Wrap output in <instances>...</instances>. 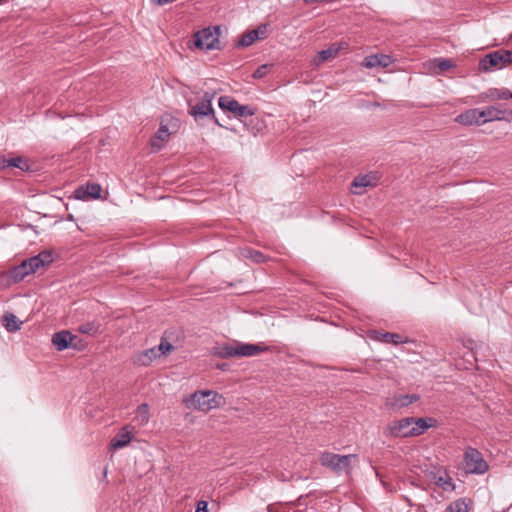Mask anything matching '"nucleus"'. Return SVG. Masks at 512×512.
<instances>
[{"mask_svg":"<svg viewBox=\"0 0 512 512\" xmlns=\"http://www.w3.org/2000/svg\"><path fill=\"white\" fill-rule=\"evenodd\" d=\"M222 396L212 390L197 391L186 401L188 408L209 411L220 405Z\"/></svg>","mask_w":512,"mask_h":512,"instance_id":"nucleus-1","label":"nucleus"},{"mask_svg":"<svg viewBox=\"0 0 512 512\" xmlns=\"http://www.w3.org/2000/svg\"><path fill=\"white\" fill-rule=\"evenodd\" d=\"M220 27L204 28L193 35V44L201 50H212L219 46Z\"/></svg>","mask_w":512,"mask_h":512,"instance_id":"nucleus-2","label":"nucleus"},{"mask_svg":"<svg viewBox=\"0 0 512 512\" xmlns=\"http://www.w3.org/2000/svg\"><path fill=\"white\" fill-rule=\"evenodd\" d=\"M464 467L467 473L480 475L486 473L489 469V465L481 452L473 447L465 449Z\"/></svg>","mask_w":512,"mask_h":512,"instance_id":"nucleus-3","label":"nucleus"},{"mask_svg":"<svg viewBox=\"0 0 512 512\" xmlns=\"http://www.w3.org/2000/svg\"><path fill=\"white\" fill-rule=\"evenodd\" d=\"M353 458H356V455H339L332 452H324L320 455L319 461L322 466L336 473H341L349 470L351 459Z\"/></svg>","mask_w":512,"mask_h":512,"instance_id":"nucleus-4","label":"nucleus"},{"mask_svg":"<svg viewBox=\"0 0 512 512\" xmlns=\"http://www.w3.org/2000/svg\"><path fill=\"white\" fill-rule=\"evenodd\" d=\"M413 417H407L400 420L392 421L385 429V434L395 438L412 437Z\"/></svg>","mask_w":512,"mask_h":512,"instance_id":"nucleus-5","label":"nucleus"},{"mask_svg":"<svg viewBox=\"0 0 512 512\" xmlns=\"http://www.w3.org/2000/svg\"><path fill=\"white\" fill-rule=\"evenodd\" d=\"M266 349V347H262L258 344H226V357H251L258 355L259 353L265 351Z\"/></svg>","mask_w":512,"mask_h":512,"instance_id":"nucleus-6","label":"nucleus"},{"mask_svg":"<svg viewBox=\"0 0 512 512\" xmlns=\"http://www.w3.org/2000/svg\"><path fill=\"white\" fill-rule=\"evenodd\" d=\"M211 100L212 98L206 93L199 103L190 107L189 114L194 117L195 121L200 122L204 119H214Z\"/></svg>","mask_w":512,"mask_h":512,"instance_id":"nucleus-7","label":"nucleus"},{"mask_svg":"<svg viewBox=\"0 0 512 512\" xmlns=\"http://www.w3.org/2000/svg\"><path fill=\"white\" fill-rule=\"evenodd\" d=\"M483 124L491 121H511L512 110L502 109L501 105H492L481 109Z\"/></svg>","mask_w":512,"mask_h":512,"instance_id":"nucleus-8","label":"nucleus"},{"mask_svg":"<svg viewBox=\"0 0 512 512\" xmlns=\"http://www.w3.org/2000/svg\"><path fill=\"white\" fill-rule=\"evenodd\" d=\"M378 177L376 174L359 175L354 178L351 184V192L355 195H362L367 187L376 186Z\"/></svg>","mask_w":512,"mask_h":512,"instance_id":"nucleus-9","label":"nucleus"},{"mask_svg":"<svg viewBox=\"0 0 512 512\" xmlns=\"http://www.w3.org/2000/svg\"><path fill=\"white\" fill-rule=\"evenodd\" d=\"M429 478L444 491H453L455 489L452 478L442 467L430 471Z\"/></svg>","mask_w":512,"mask_h":512,"instance_id":"nucleus-10","label":"nucleus"},{"mask_svg":"<svg viewBox=\"0 0 512 512\" xmlns=\"http://www.w3.org/2000/svg\"><path fill=\"white\" fill-rule=\"evenodd\" d=\"M226 111L232 113L238 119L253 116L256 113L255 108L249 105H242L237 100L228 97H226Z\"/></svg>","mask_w":512,"mask_h":512,"instance_id":"nucleus-11","label":"nucleus"},{"mask_svg":"<svg viewBox=\"0 0 512 512\" xmlns=\"http://www.w3.org/2000/svg\"><path fill=\"white\" fill-rule=\"evenodd\" d=\"M133 434L134 427L131 425H125L111 440L110 448L116 450L127 446L132 440Z\"/></svg>","mask_w":512,"mask_h":512,"instance_id":"nucleus-12","label":"nucleus"},{"mask_svg":"<svg viewBox=\"0 0 512 512\" xmlns=\"http://www.w3.org/2000/svg\"><path fill=\"white\" fill-rule=\"evenodd\" d=\"M393 62L390 55L386 54H373L366 56L362 62V66L368 69L372 68H386Z\"/></svg>","mask_w":512,"mask_h":512,"instance_id":"nucleus-13","label":"nucleus"},{"mask_svg":"<svg viewBox=\"0 0 512 512\" xmlns=\"http://www.w3.org/2000/svg\"><path fill=\"white\" fill-rule=\"evenodd\" d=\"M455 121L461 125H483L482 122V116H481V109L473 108L468 109L464 111L463 113L459 114Z\"/></svg>","mask_w":512,"mask_h":512,"instance_id":"nucleus-14","label":"nucleus"},{"mask_svg":"<svg viewBox=\"0 0 512 512\" xmlns=\"http://www.w3.org/2000/svg\"><path fill=\"white\" fill-rule=\"evenodd\" d=\"M77 336L73 335L70 331L62 330L60 332L55 333L52 336V344L56 347L58 351H63L68 349L70 345H73L71 341H76Z\"/></svg>","mask_w":512,"mask_h":512,"instance_id":"nucleus-15","label":"nucleus"},{"mask_svg":"<svg viewBox=\"0 0 512 512\" xmlns=\"http://www.w3.org/2000/svg\"><path fill=\"white\" fill-rule=\"evenodd\" d=\"M419 400L416 394L396 395L386 402V406L390 409H401Z\"/></svg>","mask_w":512,"mask_h":512,"instance_id":"nucleus-16","label":"nucleus"},{"mask_svg":"<svg viewBox=\"0 0 512 512\" xmlns=\"http://www.w3.org/2000/svg\"><path fill=\"white\" fill-rule=\"evenodd\" d=\"M510 90L507 88H489L479 95L481 101L485 100H507L510 99Z\"/></svg>","mask_w":512,"mask_h":512,"instance_id":"nucleus-17","label":"nucleus"},{"mask_svg":"<svg viewBox=\"0 0 512 512\" xmlns=\"http://www.w3.org/2000/svg\"><path fill=\"white\" fill-rule=\"evenodd\" d=\"M498 59H500V58L498 57V54L496 53V51L485 55L479 61V70H481L483 72H490L495 69H501Z\"/></svg>","mask_w":512,"mask_h":512,"instance_id":"nucleus-18","label":"nucleus"},{"mask_svg":"<svg viewBox=\"0 0 512 512\" xmlns=\"http://www.w3.org/2000/svg\"><path fill=\"white\" fill-rule=\"evenodd\" d=\"M436 422L437 421L434 418H414L413 417V424L411 425L413 436H418V435L423 434L427 429L435 426Z\"/></svg>","mask_w":512,"mask_h":512,"instance_id":"nucleus-19","label":"nucleus"},{"mask_svg":"<svg viewBox=\"0 0 512 512\" xmlns=\"http://www.w3.org/2000/svg\"><path fill=\"white\" fill-rule=\"evenodd\" d=\"M240 256L243 259H249L252 262L257 263V264L264 263V262L268 261V259H269L262 252L255 250L253 248H250V247H245V248L240 249Z\"/></svg>","mask_w":512,"mask_h":512,"instance_id":"nucleus-20","label":"nucleus"},{"mask_svg":"<svg viewBox=\"0 0 512 512\" xmlns=\"http://www.w3.org/2000/svg\"><path fill=\"white\" fill-rule=\"evenodd\" d=\"M156 359L158 358L153 352V349L149 348L137 353L134 356L133 362L139 366H149Z\"/></svg>","mask_w":512,"mask_h":512,"instance_id":"nucleus-21","label":"nucleus"},{"mask_svg":"<svg viewBox=\"0 0 512 512\" xmlns=\"http://www.w3.org/2000/svg\"><path fill=\"white\" fill-rule=\"evenodd\" d=\"M23 322L11 312H6L3 315V326L8 332H16L21 329Z\"/></svg>","mask_w":512,"mask_h":512,"instance_id":"nucleus-22","label":"nucleus"},{"mask_svg":"<svg viewBox=\"0 0 512 512\" xmlns=\"http://www.w3.org/2000/svg\"><path fill=\"white\" fill-rule=\"evenodd\" d=\"M101 187L98 184L87 185V189L83 190L79 188L75 191V196L77 199H83L86 196L88 198H98L100 197Z\"/></svg>","mask_w":512,"mask_h":512,"instance_id":"nucleus-23","label":"nucleus"},{"mask_svg":"<svg viewBox=\"0 0 512 512\" xmlns=\"http://www.w3.org/2000/svg\"><path fill=\"white\" fill-rule=\"evenodd\" d=\"M339 47H337L335 44L330 46L328 49L322 50L318 53V58L315 59V64L320 65L330 59H333L337 56L339 52Z\"/></svg>","mask_w":512,"mask_h":512,"instance_id":"nucleus-24","label":"nucleus"},{"mask_svg":"<svg viewBox=\"0 0 512 512\" xmlns=\"http://www.w3.org/2000/svg\"><path fill=\"white\" fill-rule=\"evenodd\" d=\"M151 349H153L156 357L160 358L162 356H167L172 352L174 350V346L165 337H162L159 345L151 347Z\"/></svg>","mask_w":512,"mask_h":512,"instance_id":"nucleus-25","label":"nucleus"},{"mask_svg":"<svg viewBox=\"0 0 512 512\" xmlns=\"http://www.w3.org/2000/svg\"><path fill=\"white\" fill-rule=\"evenodd\" d=\"M150 418L149 407L146 403L139 405L135 412L134 421L139 425H145L148 423Z\"/></svg>","mask_w":512,"mask_h":512,"instance_id":"nucleus-26","label":"nucleus"},{"mask_svg":"<svg viewBox=\"0 0 512 512\" xmlns=\"http://www.w3.org/2000/svg\"><path fill=\"white\" fill-rule=\"evenodd\" d=\"M444 512H469V506L465 498H460L450 503Z\"/></svg>","mask_w":512,"mask_h":512,"instance_id":"nucleus-27","label":"nucleus"},{"mask_svg":"<svg viewBox=\"0 0 512 512\" xmlns=\"http://www.w3.org/2000/svg\"><path fill=\"white\" fill-rule=\"evenodd\" d=\"M29 274L31 273L28 270V267L26 266L25 262L23 261L20 265L14 267V269L11 271V278L15 282H18L23 280Z\"/></svg>","mask_w":512,"mask_h":512,"instance_id":"nucleus-28","label":"nucleus"},{"mask_svg":"<svg viewBox=\"0 0 512 512\" xmlns=\"http://www.w3.org/2000/svg\"><path fill=\"white\" fill-rule=\"evenodd\" d=\"M99 330V325L96 322H87L79 325L78 331L82 334L95 335Z\"/></svg>","mask_w":512,"mask_h":512,"instance_id":"nucleus-29","label":"nucleus"},{"mask_svg":"<svg viewBox=\"0 0 512 512\" xmlns=\"http://www.w3.org/2000/svg\"><path fill=\"white\" fill-rule=\"evenodd\" d=\"M9 168H19L22 171H26L29 169V165L22 157L17 156L9 158Z\"/></svg>","mask_w":512,"mask_h":512,"instance_id":"nucleus-30","label":"nucleus"},{"mask_svg":"<svg viewBox=\"0 0 512 512\" xmlns=\"http://www.w3.org/2000/svg\"><path fill=\"white\" fill-rule=\"evenodd\" d=\"M253 30L248 31L247 33L243 34L242 37L239 39L237 46L239 47H248L252 45L256 40L257 37L254 36Z\"/></svg>","mask_w":512,"mask_h":512,"instance_id":"nucleus-31","label":"nucleus"},{"mask_svg":"<svg viewBox=\"0 0 512 512\" xmlns=\"http://www.w3.org/2000/svg\"><path fill=\"white\" fill-rule=\"evenodd\" d=\"M382 340L386 343L399 344L403 343L402 337L397 333L386 332L382 334Z\"/></svg>","mask_w":512,"mask_h":512,"instance_id":"nucleus-32","label":"nucleus"},{"mask_svg":"<svg viewBox=\"0 0 512 512\" xmlns=\"http://www.w3.org/2000/svg\"><path fill=\"white\" fill-rule=\"evenodd\" d=\"M40 261L39 259H37L36 256H33V257H30L29 259L25 260V264L26 266L28 267V270L30 271V273H35L39 268L42 267V265L40 264Z\"/></svg>","mask_w":512,"mask_h":512,"instance_id":"nucleus-33","label":"nucleus"},{"mask_svg":"<svg viewBox=\"0 0 512 512\" xmlns=\"http://www.w3.org/2000/svg\"><path fill=\"white\" fill-rule=\"evenodd\" d=\"M271 65L269 64H263L259 66L253 73L252 77L254 79H261L264 78L270 71Z\"/></svg>","mask_w":512,"mask_h":512,"instance_id":"nucleus-34","label":"nucleus"},{"mask_svg":"<svg viewBox=\"0 0 512 512\" xmlns=\"http://www.w3.org/2000/svg\"><path fill=\"white\" fill-rule=\"evenodd\" d=\"M36 257L37 259L41 260L40 264L42 265V267L50 264L53 261L52 254L49 251H42L38 255H36Z\"/></svg>","mask_w":512,"mask_h":512,"instance_id":"nucleus-35","label":"nucleus"},{"mask_svg":"<svg viewBox=\"0 0 512 512\" xmlns=\"http://www.w3.org/2000/svg\"><path fill=\"white\" fill-rule=\"evenodd\" d=\"M268 27L266 24L259 25L256 29H253L254 36L257 37V40L265 39L267 37Z\"/></svg>","mask_w":512,"mask_h":512,"instance_id":"nucleus-36","label":"nucleus"},{"mask_svg":"<svg viewBox=\"0 0 512 512\" xmlns=\"http://www.w3.org/2000/svg\"><path fill=\"white\" fill-rule=\"evenodd\" d=\"M169 135L170 134L168 132L167 127L161 125L160 128L158 129V131L155 134V139L156 140H160L161 142H165V141L168 140Z\"/></svg>","mask_w":512,"mask_h":512,"instance_id":"nucleus-37","label":"nucleus"},{"mask_svg":"<svg viewBox=\"0 0 512 512\" xmlns=\"http://www.w3.org/2000/svg\"><path fill=\"white\" fill-rule=\"evenodd\" d=\"M496 53L498 54V57L500 59L499 60V63H500V68H503V67H506L507 65H509V58L508 56H506V50L505 49H499L496 51Z\"/></svg>","mask_w":512,"mask_h":512,"instance_id":"nucleus-38","label":"nucleus"},{"mask_svg":"<svg viewBox=\"0 0 512 512\" xmlns=\"http://www.w3.org/2000/svg\"><path fill=\"white\" fill-rule=\"evenodd\" d=\"M452 66H453V64H452L451 60H448V59L440 60L438 63V68L441 71H446V70L450 69Z\"/></svg>","mask_w":512,"mask_h":512,"instance_id":"nucleus-39","label":"nucleus"},{"mask_svg":"<svg viewBox=\"0 0 512 512\" xmlns=\"http://www.w3.org/2000/svg\"><path fill=\"white\" fill-rule=\"evenodd\" d=\"M196 512H208V502L204 500H200L197 503Z\"/></svg>","mask_w":512,"mask_h":512,"instance_id":"nucleus-40","label":"nucleus"},{"mask_svg":"<svg viewBox=\"0 0 512 512\" xmlns=\"http://www.w3.org/2000/svg\"><path fill=\"white\" fill-rule=\"evenodd\" d=\"M71 343L74 344V345H70L69 348L81 350L84 347V344L82 343V341L78 337H77L76 341H71Z\"/></svg>","mask_w":512,"mask_h":512,"instance_id":"nucleus-41","label":"nucleus"},{"mask_svg":"<svg viewBox=\"0 0 512 512\" xmlns=\"http://www.w3.org/2000/svg\"><path fill=\"white\" fill-rule=\"evenodd\" d=\"M9 168V158L5 156L0 157V169Z\"/></svg>","mask_w":512,"mask_h":512,"instance_id":"nucleus-42","label":"nucleus"},{"mask_svg":"<svg viewBox=\"0 0 512 512\" xmlns=\"http://www.w3.org/2000/svg\"><path fill=\"white\" fill-rule=\"evenodd\" d=\"M224 105H225V102H224V96H220L218 98V106L221 110H224Z\"/></svg>","mask_w":512,"mask_h":512,"instance_id":"nucleus-43","label":"nucleus"},{"mask_svg":"<svg viewBox=\"0 0 512 512\" xmlns=\"http://www.w3.org/2000/svg\"><path fill=\"white\" fill-rule=\"evenodd\" d=\"M506 56L509 58V64L512 63V50H506Z\"/></svg>","mask_w":512,"mask_h":512,"instance_id":"nucleus-44","label":"nucleus"},{"mask_svg":"<svg viewBox=\"0 0 512 512\" xmlns=\"http://www.w3.org/2000/svg\"><path fill=\"white\" fill-rule=\"evenodd\" d=\"M246 292H247V290H246V289H244V288H240V289H238L237 291H235V293H236V294H244V293H246Z\"/></svg>","mask_w":512,"mask_h":512,"instance_id":"nucleus-45","label":"nucleus"},{"mask_svg":"<svg viewBox=\"0 0 512 512\" xmlns=\"http://www.w3.org/2000/svg\"><path fill=\"white\" fill-rule=\"evenodd\" d=\"M151 145H152L153 147H157L158 149H160V148H161V145H160V144H157L155 141H152Z\"/></svg>","mask_w":512,"mask_h":512,"instance_id":"nucleus-46","label":"nucleus"},{"mask_svg":"<svg viewBox=\"0 0 512 512\" xmlns=\"http://www.w3.org/2000/svg\"><path fill=\"white\" fill-rule=\"evenodd\" d=\"M228 287L232 288V287H234V284L233 283H229V284L226 283V288H228Z\"/></svg>","mask_w":512,"mask_h":512,"instance_id":"nucleus-47","label":"nucleus"},{"mask_svg":"<svg viewBox=\"0 0 512 512\" xmlns=\"http://www.w3.org/2000/svg\"><path fill=\"white\" fill-rule=\"evenodd\" d=\"M223 367H224V364H222V365L219 364L218 365V368H220V369H223Z\"/></svg>","mask_w":512,"mask_h":512,"instance_id":"nucleus-48","label":"nucleus"},{"mask_svg":"<svg viewBox=\"0 0 512 512\" xmlns=\"http://www.w3.org/2000/svg\"><path fill=\"white\" fill-rule=\"evenodd\" d=\"M6 1H7V0H0V4L4 3V2H6Z\"/></svg>","mask_w":512,"mask_h":512,"instance_id":"nucleus-49","label":"nucleus"},{"mask_svg":"<svg viewBox=\"0 0 512 512\" xmlns=\"http://www.w3.org/2000/svg\"><path fill=\"white\" fill-rule=\"evenodd\" d=\"M510 95H511V96H510V99H512V92H511V91H510Z\"/></svg>","mask_w":512,"mask_h":512,"instance_id":"nucleus-50","label":"nucleus"}]
</instances>
